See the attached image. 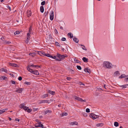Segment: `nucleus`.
Segmentation results:
<instances>
[{
    "instance_id": "obj_1",
    "label": "nucleus",
    "mask_w": 128,
    "mask_h": 128,
    "mask_svg": "<svg viewBox=\"0 0 128 128\" xmlns=\"http://www.w3.org/2000/svg\"><path fill=\"white\" fill-rule=\"evenodd\" d=\"M104 64L105 65V66H106L107 68H111L112 67V64L108 62H104Z\"/></svg>"
},
{
    "instance_id": "obj_2",
    "label": "nucleus",
    "mask_w": 128,
    "mask_h": 128,
    "mask_svg": "<svg viewBox=\"0 0 128 128\" xmlns=\"http://www.w3.org/2000/svg\"><path fill=\"white\" fill-rule=\"evenodd\" d=\"M56 56L58 57V58H60L59 59H60L61 60L62 59L63 60L64 59L65 57H67V55H66V56H65L63 55L60 54L58 53H57Z\"/></svg>"
},
{
    "instance_id": "obj_3",
    "label": "nucleus",
    "mask_w": 128,
    "mask_h": 128,
    "mask_svg": "<svg viewBox=\"0 0 128 128\" xmlns=\"http://www.w3.org/2000/svg\"><path fill=\"white\" fill-rule=\"evenodd\" d=\"M25 105V104L24 103H22L20 105L19 107L20 108L23 109L24 110L26 111L28 110V107L27 106H24Z\"/></svg>"
},
{
    "instance_id": "obj_4",
    "label": "nucleus",
    "mask_w": 128,
    "mask_h": 128,
    "mask_svg": "<svg viewBox=\"0 0 128 128\" xmlns=\"http://www.w3.org/2000/svg\"><path fill=\"white\" fill-rule=\"evenodd\" d=\"M35 126L36 128L38 127H43L44 126L41 124V122H39L36 123L35 125Z\"/></svg>"
},
{
    "instance_id": "obj_5",
    "label": "nucleus",
    "mask_w": 128,
    "mask_h": 128,
    "mask_svg": "<svg viewBox=\"0 0 128 128\" xmlns=\"http://www.w3.org/2000/svg\"><path fill=\"white\" fill-rule=\"evenodd\" d=\"M54 18V12L52 11L50 14V18L51 20H52Z\"/></svg>"
},
{
    "instance_id": "obj_6",
    "label": "nucleus",
    "mask_w": 128,
    "mask_h": 128,
    "mask_svg": "<svg viewBox=\"0 0 128 128\" xmlns=\"http://www.w3.org/2000/svg\"><path fill=\"white\" fill-rule=\"evenodd\" d=\"M16 89V90L15 91V92L19 93H21L24 90V88H17Z\"/></svg>"
},
{
    "instance_id": "obj_7",
    "label": "nucleus",
    "mask_w": 128,
    "mask_h": 128,
    "mask_svg": "<svg viewBox=\"0 0 128 128\" xmlns=\"http://www.w3.org/2000/svg\"><path fill=\"white\" fill-rule=\"evenodd\" d=\"M73 98L80 102H82V99L81 98L76 96H74Z\"/></svg>"
},
{
    "instance_id": "obj_8",
    "label": "nucleus",
    "mask_w": 128,
    "mask_h": 128,
    "mask_svg": "<svg viewBox=\"0 0 128 128\" xmlns=\"http://www.w3.org/2000/svg\"><path fill=\"white\" fill-rule=\"evenodd\" d=\"M95 116H97L92 114H91L90 115V117L92 118L93 120L96 119L98 118L97 117H96Z\"/></svg>"
},
{
    "instance_id": "obj_9",
    "label": "nucleus",
    "mask_w": 128,
    "mask_h": 128,
    "mask_svg": "<svg viewBox=\"0 0 128 128\" xmlns=\"http://www.w3.org/2000/svg\"><path fill=\"white\" fill-rule=\"evenodd\" d=\"M27 68L28 70V71L32 73L33 72L34 70L30 68V67L28 66H27Z\"/></svg>"
},
{
    "instance_id": "obj_10",
    "label": "nucleus",
    "mask_w": 128,
    "mask_h": 128,
    "mask_svg": "<svg viewBox=\"0 0 128 128\" xmlns=\"http://www.w3.org/2000/svg\"><path fill=\"white\" fill-rule=\"evenodd\" d=\"M38 54L41 56H44V55L45 52H43L38 51Z\"/></svg>"
},
{
    "instance_id": "obj_11",
    "label": "nucleus",
    "mask_w": 128,
    "mask_h": 128,
    "mask_svg": "<svg viewBox=\"0 0 128 128\" xmlns=\"http://www.w3.org/2000/svg\"><path fill=\"white\" fill-rule=\"evenodd\" d=\"M33 74H35L36 75H39V73L38 72V71L37 70H34L33 72L32 73Z\"/></svg>"
},
{
    "instance_id": "obj_12",
    "label": "nucleus",
    "mask_w": 128,
    "mask_h": 128,
    "mask_svg": "<svg viewBox=\"0 0 128 128\" xmlns=\"http://www.w3.org/2000/svg\"><path fill=\"white\" fill-rule=\"evenodd\" d=\"M48 92L52 95H54L55 94V92L52 91L50 90H48Z\"/></svg>"
},
{
    "instance_id": "obj_13",
    "label": "nucleus",
    "mask_w": 128,
    "mask_h": 128,
    "mask_svg": "<svg viewBox=\"0 0 128 128\" xmlns=\"http://www.w3.org/2000/svg\"><path fill=\"white\" fill-rule=\"evenodd\" d=\"M27 36L28 37L27 38V39L26 41V42L27 44L28 43V40H29L30 36V34H29V33H28L27 34Z\"/></svg>"
},
{
    "instance_id": "obj_14",
    "label": "nucleus",
    "mask_w": 128,
    "mask_h": 128,
    "mask_svg": "<svg viewBox=\"0 0 128 128\" xmlns=\"http://www.w3.org/2000/svg\"><path fill=\"white\" fill-rule=\"evenodd\" d=\"M48 100H42L40 101V104L42 103H48Z\"/></svg>"
},
{
    "instance_id": "obj_15",
    "label": "nucleus",
    "mask_w": 128,
    "mask_h": 128,
    "mask_svg": "<svg viewBox=\"0 0 128 128\" xmlns=\"http://www.w3.org/2000/svg\"><path fill=\"white\" fill-rule=\"evenodd\" d=\"M27 15L29 17L32 14V13L30 11H28L27 12Z\"/></svg>"
},
{
    "instance_id": "obj_16",
    "label": "nucleus",
    "mask_w": 128,
    "mask_h": 128,
    "mask_svg": "<svg viewBox=\"0 0 128 128\" xmlns=\"http://www.w3.org/2000/svg\"><path fill=\"white\" fill-rule=\"evenodd\" d=\"M11 43L10 42L5 40L3 42V44H10Z\"/></svg>"
},
{
    "instance_id": "obj_17",
    "label": "nucleus",
    "mask_w": 128,
    "mask_h": 128,
    "mask_svg": "<svg viewBox=\"0 0 128 128\" xmlns=\"http://www.w3.org/2000/svg\"><path fill=\"white\" fill-rule=\"evenodd\" d=\"M78 123L77 122H70V124L72 125H78Z\"/></svg>"
},
{
    "instance_id": "obj_18",
    "label": "nucleus",
    "mask_w": 128,
    "mask_h": 128,
    "mask_svg": "<svg viewBox=\"0 0 128 128\" xmlns=\"http://www.w3.org/2000/svg\"><path fill=\"white\" fill-rule=\"evenodd\" d=\"M128 86V84H125L123 85L120 86L121 87H122V88H126Z\"/></svg>"
},
{
    "instance_id": "obj_19",
    "label": "nucleus",
    "mask_w": 128,
    "mask_h": 128,
    "mask_svg": "<svg viewBox=\"0 0 128 128\" xmlns=\"http://www.w3.org/2000/svg\"><path fill=\"white\" fill-rule=\"evenodd\" d=\"M73 40L76 43H78V39H77L75 37H74L73 38Z\"/></svg>"
},
{
    "instance_id": "obj_20",
    "label": "nucleus",
    "mask_w": 128,
    "mask_h": 128,
    "mask_svg": "<svg viewBox=\"0 0 128 128\" xmlns=\"http://www.w3.org/2000/svg\"><path fill=\"white\" fill-rule=\"evenodd\" d=\"M40 11L42 13H43L44 12V9L43 6H41L40 7Z\"/></svg>"
},
{
    "instance_id": "obj_21",
    "label": "nucleus",
    "mask_w": 128,
    "mask_h": 128,
    "mask_svg": "<svg viewBox=\"0 0 128 128\" xmlns=\"http://www.w3.org/2000/svg\"><path fill=\"white\" fill-rule=\"evenodd\" d=\"M120 73L118 71H116L115 72L114 74V76H119V75H118V74H119Z\"/></svg>"
},
{
    "instance_id": "obj_22",
    "label": "nucleus",
    "mask_w": 128,
    "mask_h": 128,
    "mask_svg": "<svg viewBox=\"0 0 128 128\" xmlns=\"http://www.w3.org/2000/svg\"><path fill=\"white\" fill-rule=\"evenodd\" d=\"M44 56L48 57L50 58L52 57V56L49 54H46L45 53Z\"/></svg>"
},
{
    "instance_id": "obj_23",
    "label": "nucleus",
    "mask_w": 128,
    "mask_h": 128,
    "mask_svg": "<svg viewBox=\"0 0 128 128\" xmlns=\"http://www.w3.org/2000/svg\"><path fill=\"white\" fill-rule=\"evenodd\" d=\"M82 60L85 62H88V59L87 58H86V57H83L82 58Z\"/></svg>"
},
{
    "instance_id": "obj_24",
    "label": "nucleus",
    "mask_w": 128,
    "mask_h": 128,
    "mask_svg": "<svg viewBox=\"0 0 128 128\" xmlns=\"http://www.w3.org/2000/svg\"><path fill=\"white\" fill-rule=\"evenodd\" d=\"M126 76L124 74H122L119 77V78H124L126 77Z\"/></svg>"
},
{
    "instance_id": "obj_25",
    "label": "nucleus",
    "mask_w": 128,
    "mask_h": 128,
    "mask_svg": "<svg viewBox=\"0 0 128 128\" xmlns=\"http://www.w3.org/2000/svg\"><path fill=\"white\" fill-rule=\"evenodd\" d=\"M68 113L67 112H64L60 114V115L62 116H66L68 115Z\"/></svg>"
},
{
    "instance_id": "obj_26",
    "label": "nucleus",
    "mask_w": 128,
    "mask_h": 128,
    "mask_svg": "<svg viewBox=\"0 0 128 128\" xmlns=\"http://www.w3.org/2000/svg\"><path fill=\"white\" fill-rule=\"evenodd\" d=\"M28 66H29L30 67H33L34 68H36L38 66V65H34L33 64H32L30 65H29Z\"/></svg>"
},
{
    "instance_id": "obj_27",
    "label": "nucleus",
    "mask_w": 128,
    "mask_h": 128,
    "mask_svg": "<svg viewBox=\"0 0 128 128\" xmlns=\"http://www.w3.org/2000/svg\"><path fill=\"white\" fill-rule=\"evenodd\" d=\"M0 70L2 71H4V72L7 73L8 72V70L6 69H5L4 68H2L0 69Z\"/></svg>"
},
{
    "instance_id": "obj_28",
    "label": "nucleus",
    "mask_w": 128,
    "mask_h": 128,
    "mask_svg": "<svg viewBox=\"0 0 128 128\" xmlns=\"http://www.w3.org/2000/svg\"><path fill=\"white\" fill-rule=\"evenodd\" d=\"M104 124L102 123H99L97 124H96V126H102Z\"/></svg>"
},
{
    "instance_id": "obj_29",
    "label": "nucleus",
    "mask_w": 128,
    "mask_h": 128,
    "mask_svg": "<svg viewBox=\"0 0 128 128\" xmlns=\"http://www.w3.org/2000/svg\"><path fill=\"white\" fill-rule=\"evenodd\" d=\"M68 36H70V38H71L73 37V35L70 32L68 34Z\"/></svg>"
},
{
    "instance_id": "obj_30",
    "label": "nucleus",
    "mask_w": 128,
    "mask_h": 128,
    "mask_svg": "<svg viewBox=\"0 0 128 128\" xmlns=\"http://www.w3.org/2000/svg\"><path fill=\"white\" fill-rule=\"evenodd\" d=\"M51 112L52 111L50 110H46L45 112V114H46L48 112L51 113Z\"/></svg>"
},
{
    "instance_id": "obj_31",
    "label": "nucleus",
    "mask_w": 128,
    "mask_h": 128,
    "mask_svg": "<svg viewBox=\"0 0 128 128\" xmlns=\"http://www.w3.org/2000/svg\"><path fill=\"white\" fill-rule=\"evenodd\" d=\"M114 125L115 126L117 127L119 125L118 123L117 122H114Z\"/></svg>"
},
{
    "instance_id": "obj_32",
    "label": "nucleus",
    "mask_w": 128,
    "mask_h": 128,
    "mask_svg": "<svg viewBox=\"0 0 128 128\" xmlns=\"http://www.w3.org/2000/svg\"><path fill=\"white\" fill-rule=\"evenodd\" d=\"M5 109H3L2 110H0V114H2L3 113L5 112Z\"/></svg>"
},
{
    "instance_id": "obj_33",
    "label": "nucleus",
    "mask_w": 128,
    "mask_h": 128,
    "mask_svg": "<svg viewBox=\"0 0 128 128\" xmlns=\"http://www.w3.org/2000/svg\"><path fill=\"white\" fill-rule=\"evenodd\" d=\"M12 66L15 67H18V66L17 64H14V63H13V64L12 65Z\"/></svg>"
},
{
    "instance_id": "obj_34",
    "label": "nucleus",
    "mask_w": 128,
    "mask_h": 128,
    "mask_svg": "<svg viewBox=\"0 0 128 128\" xmlns=\"http://www.w3.org/2000/svg\"><path fill=\"white\" fill-rule=\"evenodd\" d=\"M24 84H26L28 85H30L31 84V83H30V82H25Z\"/></svg>"
},
{
    "instance_id": "obj_35",
    "label": "nucleus",
    "mask_w": 128,
    "mask_h": 128,
    "mask_svg": "<svg viewBox=\"0 0 128 128\" xmlns=\"http://www.w3.org/2000/svg\"><path fill=\"white\" fill-rule=\"evenodd\" d=\"M32 31V26H30L29 28V32H28L29 34H30V32Z\"/></svg>"
},
{
    "instance_id": "obj_36",
    "label": "nucleus",
    "mask_w": 128,
    "mask_h": 128,
    "mask_svg": "<svg viewBox=\"0 0 128 128\" xmlns=\"http://www.w3.org/2000/svg\"><path fill=\"white\" fill-rule=\"evenodd\" d=\"M55 44L57 46H58L59 47H60V45L59 43L58 42H56L55 43Z\"/></svg>"
},
{
    "instance_id": "obj_37",
    "label": "nucleus",
    "mask_w": 128,
    "mask_h": 128,
    "mask_svg": "<svg viewBox=\"0 0 128 128\" xmlns=\"http://www.w3.org/2000/svg\"><path fill=\"white\" fill-rule=\"evenodd\" d=\"M74 62H76V63L80 62V61L77 60L76 58H75L74 59Z\"/></svg>"
},
{
    "instance_id": "obj_38",
    "label": "nucleus",
    "mask_w": 128,
    "mask_h": 128,
    "mask_svg": "<svg viewBox=\"0 0 128 128\" xmlns=\"http://www.w3.org/2000/svg\"><path fill=\"white\" fill-rule=\"evenodd\" d=\"M77 68L79 70H80L82 69V68L81 66H76Z\"/></svg>"
},
{
    "instance_id": "obj_39",
    "label": "nucleus",
    "mask_w": 128,
    "mask_h": 128,
    "mask_svg": "<svg viewBox=\"0 0 128 128\" xmlns=\"http://www.w3.org/2000/svg\"><path fill=\"white\" fill-rule=\"evenodd\" d=\"M20 34V32L18 31H16L14 33L15 35L18 34Z\"/></svg>"
},
{
    "instance_id": "obj_40",
    "label": "nucleus",
    "mask_w": 128,
    "mask_h": 128,
    "mask_svg": "<svg viewBox=\"0 0 128 128\" xmlns=\"http://www.w3.org/2000/svg\"><path fill=\"white\" fill-rule=\"evenodd\" d=\"M48 94H44L43 95V97L44 98L46 97H48Z\"/></svg>"
},
{
    "instance_id": "obj_41",
    "label": "nucleus",
    "mask_w": 128,
    "mask_h": 128,
    "mask_svg": "<svg viewBox=\"0 0 128 128\" xmlns=\"http://www.w3.org/2000/svg\"><path fill=\"white\" fill-rule=\"evenodd\" d=\"M27 111L28 112H31L32 111V110L30 109H30H29V108L27 110Z\"/></svg>"
},
{
    "instance_id": "obj_42",
    "label": "nucleus",
    "mask_w": 128,
    "mask_h": 128,
    "mask_svg": "<svg viewBox=\"0 0 128 128\" xmlns=\"http://www.w3.org/2000/svg\"><path fill=\"white\" fill-rule=\"evenodd\" d=\"M2 78L3 80H6L7 79V77L4 76H2Z\"/></svg>"
},
{
    "instance_id": "obj_43",
    "label": "nucleus",
    "mask_w": 128,
    "mask_h": 128,
    "mask_svg": "<svg viewBox=\"0 0 128 128\" xmlns=\"http://www.w3.org/2000/svg\"><path fill=\"white\" fill-rule=\"evenodd\" d=\"M81 47L82 48L83 50H87V49H86V48L85 47V46H83V47Z\"/></svg>"
},
{
    "instance_id": "obj_44",
    "label": "nucleus",
    "mask_w": 128,
    "mask_h": 128,
    "mask_svg": "<svg viewBox=\"0 0 128 128\" xmlns=\"http://www.w3.org/2000/svg\"><path fill=\"white\" fill-rule=\"evenodd\" d=\"M45 4V1H42V2L41 3V4L43 6Z\"/></svg>"
},
{
    "instance_id": "obj_45",
    "label": "nucleus",
    "mask_w": 128,
    "mask_h": 128,
    "mask_svg": "<svg viewBox=\"0 0 128 128\" xmlns=\"http://www.w3.org/2000/svg\"><path fill=\"white\" fill-rule=\"evenodd\" d=\"M70 73L72 74H73L74 72V71L73 70H72L71 69L70 70Z\"/></svg>"
},
{
    "instance_id": "obj_46",
    "label": "nucleus",
    "mask_w": 128,
    "mask_h": 128,
    "mask_svg": "<svg viewBox=\"0 0 128 128\" xmlns=\"http://www.w3.org/2000/svg\"><path fill=\"white\" fill-rule=\"evenodd\" d=\"M86 112L88 113L90 112V109L88 108H87L86 110Z\"/></svg>"
},
{
    "instance_id": "obj_47",
    "label": "nucleus",
    "mask_w": 128,
    "mask_h": 128,
    "mask_svg": "<svg viewBox=\"0 0 128 128\" xmlns=\"http://www.w3.org/2000/svg\"><path fill=\"white\" fill-rule=\"evenodd\" d=\"M87 70H86V72L90 73L91 72L90 70L88 68H87Z\"/></svg>"
},
{
    "instance_id": "obj_48",
    "label": "nucleus",
    "mask_w": 128,
    "mask_h": 128,
    "mask_svg": "<svg viewBox=\"0 0 128 128\" xmlns=\"http://www.w3.org/2000/svg\"><path fill=\"white\" fill-rule=\"evenodd\" d=\"M61 40L63 41H65L66 40V38H62L61 39Z\"/></svg>"
},
{
    "instance_id": "obj_49",
    "label": "nucleus",
    "mask_w": 128,
    "mask_h": 128,
    "mask_svg": "<svg viewBox=\"0 0 128 128\" xmlns=\"http://www.w3.org/2000/svg\"><path fill=\"white\" fill-rule=\"evenodd\" d=\"M66 79L68 80H70L72 79V78L70 77H67L66 78Z\"/></svg>"
},
{
    "instance_id": "obj_50",
    "label": "nucleus",
    "mask_w": 128,
    "mask_h": 128,
    "mask_svg": "<svg viewBox=\"0 0 128 128\" xmlns=\"http://www.w3.org/2000/svg\"><path fill=\"white\" fill-rule=\"evenodd\" d=\"M18 79L20 81L22 80V78L21 76H19L18 78Z\"/></svg>"
},
{
    "instance_id": "obj_51",
    "label": "nucleus",
    "mask_w": 128,
    "mask_h": 128,
    "mask_svg": "<svg viewBox=\"0 0 128 128\" xmlns=\"http://www.w3.org/2000/svg\"><path fill=\"white\" fill-rule=\"evenodd\" d=\"M78 84H80V85H83L84 86L85 85L84 84H82V82H79V83H78Z\"/></svg>"
},
{
    "instance_id": "obj_52",
    "label": "nucleus",
    "mask_w": 128,
    "mask_h": 128,
    "mask_svg": "<svg viewBox=\"0 0 128 128\" xmlns=\"http://www.w3.org/2000/svg\"><path fill=\"white\" fill-rule=\"evenodd\" d=\"M11 82L12 84H16V82L14 81L11 80Z\"/></svg>"
},
{
    "instance_id": "obj_53",
    "label": "nucleus",
    "mask_w": 128,
    "mask_h": 128,
    "mask_svg": "<svg viewBox=\"0 0 128 128\" xmlns=\"http://www.w3.org/2000/svg\"><path fill=\"white\" fill-rule=\"evenodd\" d=\"M38 110V108H34L33 109V110L34 111H35Z\"/></svg>"
},
{
    "instance_id": "obj_54",
    "label": "nucleus",
    "mask_w": 128,
    "mask_h": 128,
    "mask_svg": "<svg viewBox=\"0 0 128 128\" xmlns=\"http://www.w3.org/2000/svg\"><path fill=\"white\" fill-rule=\"evenodd\" d=\"M48 11H47L46 12H45L44 14H45V16H46L48 14Z\"/></svg>"
},
{
    "instance_id": "obj_55",
    "label": "nucleus",
    "mask_w": 128,
    "mask_h": 128,
    "mask_svg": "<svg viewBox=\"0 0 128 128\" xmlns=\"http://www.w3.org/2000/svg\"><path fill=\"white\" fill-rule=\"evenodd\" d=\"M54 32L56 34H57L58 33V31H57V30H56V29H55V30H54Z\"/></svg>"
},
{
    "instance_id": "obj_56",
    "label": "nucleus",
    "mask_w": 128,
    "mask_h": 128,
    "mask_svg": "<svg viewBox=\"0 0 128 128\" xmlns=\"http://www.w3.org/2000/svg\"><path fill=\"white\" fill-rule=\"evenodd\" d=\"M128 77V75L126 76V77ZM125 81L126 82H128V77L127 78H126L125 79Z\"/></svg>"
},
{
    "instance_id": "obj_57",
    "label": "nucleus",
    "mask_w": 128,
    "mask_h": 128,
    "mask_svg": "<svg viewBox=\"0 0 128 128\" xmlns=\"http://www.w3.org/2000/svg\"><path fill=\"white\" fill-rule=\"evenodd\" d=\"M34 54V53H30L29 54V55L30 56H33V55Z\"/></svg>"
},
{
    "instance_id": "obj_58",
    "label": "nucleus",
    "mask_w": 128,
    "mask_h": 128,
    "mask_svg": "<svg viewBox=\"0 0 128 128\" xmlns=\"http://www.w3.org/2000/svg\"><path fill=\"white\" fill-rule=\"evenodd\" d=\"M51 58H52L54 59H56V56H52V57H51Z\"/></svg>"
},
{
    "instance_id": "obj_59",
    "label": "nucleus",
    "mask_w": 128,
    "mask_h": 128,
    "mask_svg": "<svg viewBox=\"0 0 128 128\" xmlns=\"http://www.w3.org/2000/svg\"><path fill=\"white\" fill-rule=\"evenodd\" d=\"M104 87L106 89H107L108 87H106L105 85H104Z\"/></svg>"
},
{
    "instance_id": "obj_60",
    "label": "nucleus",
    "mask_w": 128,
    "mask_h": 128,
    "mask_svg": "<svg viewBox=\"0 0 128 128\" xmlns=\"http://www.w3.org/2000/svg\"><path fill=\"white\" fill-rule=\"evenodd\" d=\"M55 59L57 61H61V60L60 59H58L57 57H56V59Z\"/></svg>"
},
{
    "instance_id": "obj_61",
    "label": "nucleus",
    "mask_w": 128,
    "mask_h": 128,
    "mask_svg": "<svg viewBox=\"0 0 128 128\" xmlns=\"http://www.w3.org/2000/svg\"><path fill=\"white\" fill-rule=\"evenodd\" d=\"M12 64H13V63H9V65L10 66H12Z\"/></svg>"
},
{
    "instance_id": "obj_62",
    "label": "nucleus",
    "mask_w": 128,
    "mask_h": 128,
    "mask_svg": "<svg viewBox=\"0 0 128 128\" xmlns=\"http://www.w3.org/2000/svg\"><path fill=\"white\" fill-rule=\"evenodd\" d=\"M87 70V68H85L84 69V71L85 72H86V70Z\"/></svg>"
},
{
    "instance_id": "obj_63",
    "label": "nucleus",
    "mask_w": 128,
    "mask_h": 128,
    "mask_svg": "<svg viewBox=\"0 0 128 128\" xmlns=\"http://www.w3.org/2000/svg\"><path fill=\"white\" fill-rule=\"evenodd\" d=\"M0 39L2 40H4V37H2Z\"/></svg>"
},
{
    "instance_id": "obj_64",
    "label": "nucleus",
    "mask_w": 128,
    "mask_h": 128,
    "mask_svg": "<svg viewBox=\"0 0 128 128\" xmlns=\"http://www.w3.org/2000/svg\"><path fill=\"white\" fill-rule=\"evenodd\" d=\"M10 75L11 76H12L13 77H14V75L12 74H10Z\"/></svg>"
}]
</instances>
